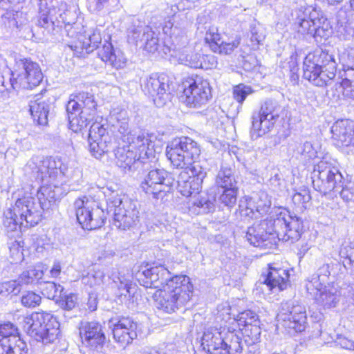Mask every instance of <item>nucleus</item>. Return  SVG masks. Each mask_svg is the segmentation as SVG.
Returning a JSON list of instances; mask_svg holds the SVG:
<instances>
[{
	"instance_id": "1",
	"label": "nucleus",
	"mask_w": 354,
	"mask_h": 354,
	"mask_svg": "<svg viewBox=\"0 0 354 354\" xmlns=\"http://www.w3.org/2000/svg\"><path fill=\"white\" fill-rule=\"evenodd\" d=\"M59 188L41 185L37 198L24 196L18 198L14 206L4 212L3 225L9 231H15L21 225H36L41 220L43 212L49 209L59 199Z\"/></svg>"
},
{
	"instance_id": "2",
	"label": "nucleus",
	"mask_w": 354,
	"mask_h": 354,
	"mask_svg": "<svg viewBox=\"0 0 354 354\" xmlns=\"http://www.w3.org/2000/svg\"><path fill=\"white\" fill-rule=\"evenodd\" d=\"M302 227L300 218L281 214L274 219H266L248 227L245 239L255 247L271 248L277 240L291 243L299 240Z\"/></svg>"
},
{
	"instance_id": "3",
	"label": "nucleus",
	"mask_w": 354,
	"mask_h": 354,
	"mask_svg": "<svg viewBox=\"0 0 354 354\" xmlns=\"http://www.w3.org/2000/svg\"><path fill=\"white\" fill-rule=\"evenodd\" d=\"M193 286L185 275L176 276L162 289L154 294L155 306L167 313H172L186 305L192 295Z\"/></svg>"
},
{
	"instance_id": "4",
	"label": "nucleus",
	"mask_w": 354,
	"mask_h": 354,
	"mask_svg": "<svg viewBox=\"0 0 354 354\" xmlns=\"http://www.w3.org/2000/svg\"><path fill=\"white\" fill-rule=\"evenodd\" d=\"M127 146L119 147L114 151L116 165L125 171L136 169L140 163L154 157V145L148 133L131 135Z\"/></svg>"
},
{
	"instance_id": "5",
	"label": "nucleus",
	"mask_w": 354,
	"mask_h": 354,
	"mask_svg": "<svg viewBox=\"0 0 354 354\" xmlns=\"http://www.w3.org/2000/svg\"><path fill=\"white\" fill-rule=\"evenodd\" d=\"M337 66L333 55L318 49L306 56L303 76L317 86H328L335 77Z\"/></svg>"
},
{
	"instance_id": "6",
	"label": "nucleus",
	"mask_w": 354,
	"mask_h": 354,
	"mask_svg": "<svg viewBox=\"0 0 354 354\" xmlns=\"http://www.w3.org/2000/svg\"><path fill=\"white\" fill-rule=\"evenodd\" d=\"M106 199L107 213H113V224L122 230H129L139 222V211L136 204L127 198L121 197L112 187L103 188Z\"/></svg>"
},
{
	"instance_id": "7",
	"label": "nucleus",
	"mask_w": 354,
	"mask_h": 354,
	"mask_svg": "<svg viewBox=\"0 0 354 354\" xmlns=\"http://www.w3.org/2000/svg\"><path fill=\"white\" fill-rule=\"evenodd\" d=\"M295 26L298 32L310 35L317 42L326 40L333 32L332 26L324 13L312 7L296 10Z\"/></svg>"
},
{
	"instance_id": "8",
	"label": "nucleus",
	"mask_w": 354,
	"mask_h": 354,
	"mask_svg": "<svg viewBox=\"0 0 354 354\" xmlns=\"http://www.w3.org/2000/svg\"><path fill=\"white\" fill-rule=\"evenodd\" d=\"M97 106L93 94L88 92L72 94L66 104L71 129L77 132L86 128L95 116Z\"/></svg>"
},
{
	"instance_id": "9",
	"label": "nucleus",
	"mask_w": 354,
	"mask_h": 354,
	"mask_svg": "<svg viewBox=\"0 0 354 354\" xmlns=\"http://www.w3.org/2000/svg\"><path fill=\"white\" fill-rule=\"evenodd\" d=\"M24 328L30 337L44 345H52L54 348L59 342V324L50 314L32 313L26 317Z\"/></svg>"
},
{
	"instance_id": "10",
	"label": "nucleus",
	"mask_w": 354,
	"mask_h": 354,
	"mask_svg": "<svg viewBox=\"0 0 354 354\" xmlns=\"http://www.w3.org/2000/svg\"><path fill=\"white\" fill-rule=\"evenodd\" d=\"M28 169L31 171L35 179L40 181L42 185L51 186L53 189L59 188L60 196L61 189L53 182L57 178L66 174L67 166L59 158L34 156L26 165Z\"/></svg>"
},
{
	"instance_id": "11",
	"label": "nucleus",
	"mask_w": 354,
	"mask_h": 354,
	"mask_svg": "<svg viewBox=\"0 0 354 354\" xmlns=\"http://www.w3.org/2000/svg\"><path fill=\"white\" fill-rule=\"evenodd\" d=\"M166 154L174 167L187 169L199 158L201 148L189 137L176 138L167 145Z\"/></svg>"
},
{
	"instance_id": "12",
	"label": "nucleus",
	"mask_w": 354,
	"mask_h": 354,
	"mask_svg": "<svg viewBox=\"0 0 354 354\" xmlns=\"http://www.w3.org/2000/svg\"><path fill=\"white\" fill-rule=\"evenodd\" d=\"M311 178L314 189L323 195L339 192L342 186V174L326 160H321L314 166Z\"/></svg>"
},
{
	"instance_id": "13",
	"label": "nucleus",
	"mask_w": 354,
	"mask_h": 354,
	"mask_svg": "<svg viewBox=\"0 0 354 354\" xmlns=\"http://www.w3.org/2000/svg\"><path fill=\"white\" fill-rule=\"evenodd\" d=\"M77 221L82 227L92 230L102 227L106 219L105 212L100 204L84 197L77 198L74 203Z\"/></svg>"
},
{
	"instance_id": "14",
	"label": "nucleus",
	"mask_w": 354,
	"mask_h": 354,
	"mask_svg": "<svg viewBox=\"0 0 354 354\" xmlns=\"http://www.w3.org/2000/svg\"><path fill=\"white\" fill-rule=\"evenodd\" d=\"M280 106L272 100L265 101L257 112L252 116L251 137L253 140L270 131L279 116Z\"/></svg>"
},
{
	"instance_id": "15",
	"label": "nucleus",
	"mask_w": 354,
	"mask_h": 354,
	"mask_svg": "<svg viewBox=\"0 0 354 354\" xmlns=\"http://www.w3.org/2000/svg\"><path fill=\"white\" fill-rule=\"evenodd\" d=\"M174 178L164 169L150 170L140 184L141 189L153 198L162 200L167 194L171 192Z\"/></svg>"
},
{
	"instance_id": "16",
	"label": "nucleus",
	"mask_w": 354,
	"mask_h": 354,
	"mask_svg": "<svg viewBox=\"0 0 354 354\" xmlns=\"http://www.w3.org/2000/svg\"><path fill=\"white\" fill-rule=\"evenodd\" d=\"M183 85L182 100L189 107H201L206 104L212 97L209 83L201 77L189 78Z\"/></svg>"
},
{
	"instance_id": "17",
	"label": "nucleus",
	"mask_w": 354,
	"mask_h": 354,
	"mask_svg": "<svg viewBox=\"0 0 354 354\" xmlns=\"http://www.w3.org/2000/svg\"><path fill=\"white\" fill-rule=\"evenodd\" d=\"M277 319L279 324L288 333H301L305 330L307 324L306 308L290 301L283 303Z\"/></svg>"
},
{
	"instance_id": "18",
	"label": "nucleus",
	"mask_w": 354,
	"mask_h": 354,
	"mask_svg": "<svg viewBox=\"0 0 354 354\" xmlns=\"http://www.w3.org/2000/svg\"><path fill=\"white\" fill-rule=\"evenodd\" d=\"M16 68L12 72L16 84L26 89H32L41 82L44 75L39 65L28 59L16 62Z\"/></svg>"
},
{
	"instance_id": "19",
	"label": "nucleus",
	"mask_w": 354,
	"mask_h": 354,
	"mask_svg": "<svg viewBox=\"0 0 354 354\" xmlns=\"http://www.w3.org/2000/svg\"><path fill=\"white\" fill-rule=\"evenodd\" d=\"M171 84L166 74H152L144 81L143 91L152 97L157 106H162L170 99Z\"/></svg>"
},
{
	"instance_id": "20",
	"label": "nucleus",
	"mask_w": 354,
	"mask_h": 354,
	"mask_svg": "<svg viewBox=\"0 0 354 354\" xmlns=\"http://www.w3.org/2000/svg\"><path fill=\"white\" fill-rule=\"evenodd\" d=\"M177 275H174L162 265L151 266L147 264L140 266L136 273V277L140 284L145 288H162Z\"/></svg>"
},
{
	"instance_id": "21",
	"label": "nucleus",
	"mask_w": 354,
	"mask_h": 354,
	"mask_svg": "<svg viewBox=\"0 0 354 354\" xmlns=\"http://www.w3.org/2000/svg\"><path fill=\"white\" fill-rule=\"evenodd\" d=\"M106 126L108 125L106 124ZM89 150L93 156L102 159L113 148V138L104 124L93 122L88 133Z\"/></svg>"
},
{
	"instance_id": "22",
	"label": "nucleus",
	"mask_w": 354,
	"mask_h": 354,
	"mask_svg": "<svg viewBox=\"0 0 354 354\" xmlns=\"http://www.w3.org/2000/svg\"><path fill=\"white\" fill-rule=\"evenodd\" d=\"M315 276L313 282L306 283V288L310 295L315 301L324 308H333L336 306L339 301L340 290L335 285L328 284L323 287L322 283L318 281Z\"/></svg>"
},
{
	"instance_id": "23",
	"label": "nucleus",
	"mask_w": 354,
	"mask_h": 354,
	"mask_svg": "<svg viewBox=\"0 0 354 354\" xmlns=\"http://www.w3.org/2000/svg\"><path fill=\"white\" fill-rule=\"evenodd\" d=\"M114 339L122 346L129 344L137 335L138 324L130 317H118L109 321Z\"/></svg>"
},
{
	"instance_id": "24",
	"label": "nucleus",
	"mask_w": 354,
	"mask_h": 354,
	"mask_svg": "<svg viewBox=\"0 0 354 354\" xmlns=\"http://www.w3.org/2000/svg\"><path fill=\"white\" fill-rule=\"evenodd\" d=\"M129 37L149 53H154L160 48L157 34L148 26H133L129 30Z\"/></svg>"
},
{
	"instance_id": "25",
	"label": "nucleus",
	"mask_w": 354,
	"mask_h": 354,
	"mask_svg": "<svg viewBox=\"0 0 354 354\" xmlns=\"http://www.w3.org/2000/svg\"><path fill=\"white\" fill-rule=\"evenodd\" d=\"M332 138L338 147L354 145V122L339 120L331 127Z\"/></svg>"
},
{
	"instance_id": "26",
	"label": "nucleus",
	"mask_w": 354,
	"mask_h": 354,
	"mask_svg": "<svg viewBox=\"0 0 354 354\" xmlns=\"http://www.w3.org/2000/svg\"><path fill=\"white\" fill-rule=\"evenodd\" d=\"M82 342L96 348L104 343L106 337L102 325L97 322H82L79 327Z\"/></svg>"
},
{
	"instance_id": "27",
	"label": "nucleus",
	"mask_w": 354,
	"mask_h": 354,
	"mask_svg": "<svg viewBox=\"0 0 354 354\" xmlns=\"http://www.w3.org/2000/svg\"><path fill=\"white\" fill-rule=\"evenodd\" d=\"M181 64L194 68L209 69L216 66V62L213 55H205L192 52L187 48L179 56Z\"/></svg>"
},
{
	"instance_id": "28",
	"label": "nucleus",
	"mask_w": 354,
	"mask_h": 354,
	"mask_svg": "<svg viewBox=\"0 0 354 354\" xmlns=\"http://www.w3.org/2000/svg\"><path fill=\"white\" fill-rule=\"evenodd\" d=\"M288 271L283 268H275L269 265L266 274L261 276L263 283L269 290L281 291L286 288L288 281Z\"/></svg>"
},
{
	"instance_id": "29",
	"label": "nucleus",
	"mask_w": 354,
	"mask_h": 354,
	"mask_svg": "<svg viewBox=\"0 0 354 354\" xmlns=\"http://www.w3.org/2000/svg\"><path fill=\"white\" fill-rule=\"evenodd\" d=\"M226 330L222 331L216 328H210L204 332L201 339V346L209 354L222 353L223 351L224 337Z\"/></svg>"
},
{
	"instance_id": "30",
	"label": "nucleus",
	"mask_w": 354,
	"mask_h": 354,
	"mask_svg": "<svg viewBox=\"0 0 354 354\" xmlns=\"http://www.w3.org/2000/svg\"><path fill=\"white\" fill-rule=\"evenodd\" d=\"M53 109V104L48 99L37 98L29 103L30 115L37 124L46 126L48 124V116Z\"/></svg>"
},
{
	"instance_id": "31",
	"label": "nucleus",
	"mask_w": 354,
	"mask_h": 354,
	"mask_svg": "<svg viewBox=\"0 0 354 354\" xmlns=\"http://www.w3.org/2000/svg\"><path fill=\"white\" fill-rule=\"evenodd\" d=\"M18 346L17 351L26 347V342L19 336L17 328L14 324L8 322L0 325V347L3 348Z\"/></svg>"
},
{
	"instance_id": "32",
	"label": "nucleus",
	"mask_w": 354,
	"mask_h": 354,
	"mask_svg": "<svg viewBox=\"0 0 354 354\" xmlns=\"http://www.w3.org/2000/svg\"><path fill=\"white\" fill-rule=\"evenodd\" d=\"M97 55L104 62L117 69L123 68L126 63L123 54L119 51L116 53L111 43L107 41L98 48Z\"/></svg>"
},
{
	"instance_id": "33",
	"label": "nucleus",
	"mask_w": 354,
	"mask_h": 354,
	"mask_svg": "<svg viewBox=\"0 0 354 354\" xmlns=\"http://www.w3.org/2000/svg\"><path fill=\"white\" fill-rule=\"evenodd\" d=\"M177 184L179 192L186 197L199 194L202 188V184L185 171L179 174Z\"/></svg>"
},
{
	"instance_id": "34",
	"label": "nucleus",
	"mask_w": 354,
	"mask_h": 354,
	"mask_svg": "<svg viewBox=\"0 0 354 354\" xmlns=\"http://www.w3.org/2000/svg\"><path fill=\"white\" fill-rule=\"evenodd\" d=\"M234 171L227 167H221L215 178V185L218 189L238 187V181Z\"/></svg>"
},
{
	"instance_id": "35",
	"label": "nucleus",
	"mask_w": 354,
	"mask_h": 354,
	"mask_svg": "<svg viewBox=\"0 0 354 354\" xmlns=\"http://www.w3.org/2000/svg\"><path fill=\"white\" fill-rule=\"evenodd\" d=\"M225 342L223 351L221 354H241L243 346L241 337L234 330H226L225 335L223 336ZM221 354V353H216Z\"/></svg>"
},
{
	"instance_id": "36",
	"label": "nucleus",
	"mask_w": 354,
	"mask_h": 354,
	"mask_svg": "<svg viewBox=\"0 0 354 354\" xmlns=\"http://www.w3.org/2000/svg\"><path fill=\"white\" fill-rule=\"evenodd\" d=\"M56 3L57 5L52 6L51 12L58 17L56 19L57 26H59L60 23L68 25L74 23L76 15L73 11L68 9L67 4L63 2Z\"/></svg>"
},
{
	"instance_id": "37",
	"label": "nucleus",
	"mask_w": 354,
	"mask_h": 354,
	"mask_svg": "<svg viewBox=\"0 0 354 354\" xmlns=\"http://www.w3.org/2000/svg\"><path fill=\"white\" fill-rule=\"evenodd\" d=\"M52 6L50 7H46L45 8H40L38 17V25L48 32H53L57 26V21L58 19L55 14H52Z\"/></svg>"
},
{
	"instance_id": "38",
	"label": "nucleus",
	"mask_w": 354,
	"mask_h": 354,
	"mask_svg": "<svg viewBox=\"0 0 354 354\" xmlns=\"http://www.w3.org/2000/svg\"><path fill=\"white\" fill-rule=\"evenodd\" d=\"M171 41H165L162 50L165 54L170 51L172 46L174 48L181 47L187 43V37L176 27L171 28Z\"/></svg>"
},
{
	"instance_id": "39",
	"label": "nucleus",
	"mask_w": 354,
	"mask_h": 354,
	"mask_svg": "<svg viewBox=\"0 0 354 354\" xmlns=\"http://www.w3.org/2000/svg\"><path fill=\"white\" fill-rule=\"evenodd\" d=\"M44 276V272L40 266L30 267L28 270L24 271L17 280L18 287L21 288L22 284H29L33 283L35 280L41 279Z\"/></svg>"
},
{
	"instance_id": "40",
	"label": "nucleus",
	"mask_w": 354,
	"mask_h": 354,
	"mask_svg": "<svg viewBox=\"0 0 354 354\" xmlns=\"http://www.w3.org/2000/svg\"><path fill=\"white\" fill-rule=\"evenodd\" d=\"M40 290L44 297L57 301L58 298H62V292L64 290L61 285L50 281L40 283Z\"/></svg>"
},
{
	"instance_id": "41",
	"label": "nucleus",
	"mask_w": 354,
	"mask_h": 354,
	"mask_svg": "<svg viewBox=\"0 0 354 354\" xmlns=\"http://www.w3.org/2000/svg\"><path fill=\"white\" fill-rule=\"evenodd\" d=\"M88 37L82 42L83 48L87 53L93 52L95 49L99 48V44L102 41L100 32L97 28L90 30L87 33Z\"/></svg>"
},
{
	"instance_id": "42",
	"label": "nucleus",
	"mask_w": 354,
	"mask_h": 354,
	"mask_svg": "<svg viewBox=\"0 0 354 354\" xmlns=\"http://www.w3.org/2000/svg\"><path fill=\"white\" fill-rule=\"evenodd\" d=\"M241 333L245 338V342L248 344H255L259 339L261 335V328L259 324H252L246 327H239Z\"/></svg>"
},
{
	"instance_id": "43",
	"label": "nucleus",
	"mask_w": 354,
	"mask_h": 354,
	"mask_svg": "<svg viewBox=\"0 0 354 354\" xmlns=\"http://www.w3.org/2000/svg\"><path fill=\"white\" fill-rule=\"evenodd\" d=\"M236 322L239 327H246L252 324H259L258 315L250 310H245L239 314Z\"/></svg>"
},
{
	"instance_id": "44",
	"label": "nucleus",
	"mask_w": 354,
	"mask_h": 354,
	"mask_svg": "<svg viewBox=\"0 0 354 354\" xmlns=\"http://www.w3.org/2000/svg\"><path fill=\"white\" fill-rule=\"evenodd\" d=\"M293 203L301 210L306 208L305 205L308 203L311 196L310 191L305 187H300L292 196Z\"/></svg>"
},
{
	"instance_id": "45",
	"label": "nucleus",
	"mask_w": 354,
	"mask_h": 354,
	"mask_svg": "<svg viewBox=\"0 0 354 354\" xmlns=\"http://www.w3.org/2000/svg\"><path fill=\"white\" fill-rule=\"evenodd\" d=\"M239 188H230L222 189L218 200L221 203L228 207H232L236 203Z\"/></svg>"
},
{
	"instance_id": "46",
	"label": "nucleus",
	"mask_w": 354,
	"mask_h": 354,
	"mask_svg": "<svg viewBox=\"0 0 354 354\" xmlns=\"http://www.w3.org/2000/svg\"><path fill=\"white\" fill-rule=\"evenodd\" d=\"M20 292L18 282L8 281L0 283V302L4 301L10 294L17 295Z\"/></svg>"
},
{
	"instance_id": "47",
	"label": "nucleus",
	"mask_w": 354,
	"mask_h": 354,
	"mask_svg": "<svg viewBox=\"0 0 354 354\" xmlns=\"http://www.w3.org/2000/svg\"><path fill=\"white\" fill-rule=\"evenodd\" d=\"M241 42V38L239 36H236L232 41H221L219 46H215L217 53L225 55L231 54L235 48H236Z\"/></svg>"
},
{
	"instance_id": "48",
	"label": "nucleus",
	"mask_w": 354,
	"mask_h": 354,
	"mask_svg": "<svg viewBox=\"0 0 354 354\" xmlns=\"http://www.w3.org/2000/svg\"><path fill=\"white\" fill-rule=\"evenodd\" d=\"M104 273L100 270H93L82 278L84 284L93 287L100 285L104 280Z\"/></svg>"
},
{
	"instance_id": "49",
	"label": "nucleus",
	"mask_w": 354,
	"mask_h": 354,
	"mask_svg": "<svg viewBox=\"0 0 354 354\" xmlns=\"http://www.w3.org/2000/svg\"><path fill=\"white\" fill-rule=\"evenodd\" d=\"M253 90L250 86L240 84L233 88V96L237 102L242 104L248 95L252 94Z\"/></svg>"
},
{
	"instance_id": "50",
	"label": "nucleus",
	"mask_w": 354,
	"mask_h": 354,
	"mask_svg": "<svg viewBox=\"0 0 354 354\" xmlns=\"http://www.w3.org/2000/svg\"><path fill=\"white\" fill-rule=\"evenodd\" d=\"M342 198L348 203L354 202V183L347 182L345 183L344 180H342V186H340L339 192Z\"/></svg>"
},
{
	"instance_id": "51",
	"label": "nucleus",
	"mask_w": 354,
	"mask_h": 354,
	"mask_svg": "<svg viewBox=\"0 0 354 354\" xmlns=\"http://www.w3.org/2000/svg\"><path fill=\"white\" fill-rule=\"evenodd\" d=\"M297 153L302 159L307 160L316 156L317 151L310 142H305L297 147Z\"/></svg>"
},
{
	"instance_id": "52",
	"label": "nucleus",
	"mask_w": 354,
	"mask_h": 354,
	"mask_svg": "<svg viewBox=\"0 0 354 354\" xmlns=\"http://www.w3.org/2000/svg\"><path fill=\"white\" fill-rule=\"evenodd\" d=\"M188 169H189L192 172V176H191L202 184L207 172L206 168L202 165L201 162L195 160L193 163L190 164Z\"/></svg>"
},
{
	"instance_id": "53",
	"label": "nucleus",
	"mask_w": 354,
	"mask_h": 354,
	"mask_svg": "<svg viewBox=\"0 0 354 354\" xmlns=\"http://www.w3.org/2000/svg\"><path fill=\"white\" fill-rule=\"evenodd\" d=\"M41 297L32 291H28L21 297V304L28 308H35L41 303Z\"/></svg>"
},
{
	"instance_id": "54",
	"label": "nucleus",
	"mask_w": 354,
	"mask_h": 354,
	"mask_svg": "<svg viewBox=\"0 0 354 354\" xmlns=\"http://www.w3.org/2000/svg\"><path fill=\"white\" fill-rule=\"evenodd\" d=\"M117 121L116 127L118 129V131L122 134H128L129 127V117L127 111L122 110L120 111L115 116Z\"/></svg>"
},
{
	"instance_id": "55",
	"label": "nucleus",
	"mask_w": 354,
	"mask_h": 354,
	"mask_svg": "<svg viewBox=\"0 0 354 354\" xmlns=\"http://www.w3.org/2000/svg\"><path fill=\"white\" fill-rule=\"evenodd\" d=\"M333 266V264H324L318 269L316 273L313 274L310 277V279L308 281L307 283L313 282V279L315 278V276H317L318 279L317 281L323 284V283L325 281V278L328 277V276L331 274V270Z\"/></svg>"
},
{
	"instance_id": "56",
	"label": "nucleus",
	"mask_w": 354,
	"mask_h": 354,
	"mask_svg": "<svg viewBox=\"0 0 354 354\" xmlns=\"http://www.w3.org/2000/svg\"><path fill=\"white\" fill-rule=\"evenodd\" d=\"M111 277L113 281L118 285V289L124 290L129 295L131 293L133 288L129 279H126L124 276H120V273H118L117 275L113 273Z\"/></svg>"
},
{
	"instance_id": "57",
	"label": "nucleus",
	"mask_w": 354,
	"mask_h": 354,
	"mask_svg": "<svg viewBox=\"0 0 354 354\" xmlns=\"http://www.w3.org/2000/svg\"><path fill=\"white\" fill-rule=\"evenodd\" d=\"M77 296L73 294L65 295L62 292V298H58L59 306L67 310H72L76 305Z\"/></svg>"
},
{
	"instance_id": "58",
	"label": "nucleus",
	"mask_w": 354,
	"mask_h": 354,
	"mask_svg": "<svg viewBox=\"0 0 354 354\" xmlns=\"http://www.w3.org/2000/svg\"><path fill=\"white\" fill-rule=\"evenodd\" d=\"M265 39V35L260 26H254L251 28L250 41L252 47L254 48L258 46Z\"/></svg>"
},
{
	"instance_id": "59",
	"label": "nucleus",
	"mask_w": 354,
	"mask_h": 354,
	"mask_svg": "<svg viewBox=\"0 0 354 354\" xmlns=\"http://www.w3.org/2000/svg\"><path fill=\"white\" fill-rule=\"evenodd\" d=\"M342 80L340 83L336 85H348L354 84V68H347L344 70V74L342 75Z\"/></svg>"
},
{
	"instance_id": "60",
	"label": "nucleus",
	"mask_w": 354,
	"mask_h": 354,
	"mask_svg": "<svg viewBox=\"0 0 354 354\" xmlns=\"http://www.w3.org/2000/svg\"><path fill=\"white\" fill-rule=\"evenodd\" d=\"M337 89L340 90L346 98L354 100V84L345 86L339 85Z\"/></svg>"
},
{
	"instance_id": "61",
	"label": "nucleus",
	"mask_w": 354,
	"mask_h": 354,
	"mask_svg": "<svg viewBox=\"0 0 354 354\" xmlns=\"http://www.w3.org/2000/svg\"><path fill=\"white\" fill-rule=\"evenodd\" d=\"M239 208H243L245 209H254L256 210L257 207L254 205V201L252 198L244 197L239 201Z\"/></svg>"
},
{
	"instance_id": "62",
	"label": "nucleus",
	"mask_w": 354,
	"mask_h": 354,
	"mask_svg": "<svg viewBox=\"0 0 354 354\" xmlns=\"http://www.w3.org/2000/svg\"><path fill=\"white\" fill-rule=\"evenodd\" d=\"M17 348H18V346L8 348L9 350L0 347V354H27L28 348L26 344L25 348H21L19 351H17Z\"/></svg>"
},
{
	"instance_id": "63",
	"label": "nucleus",
	"mask_w": 354,
	"mask_h": 354,
	"mask_svg": "<svg viewBox=\"0 0 354 354\" xmlns=\"http://www.w3.org/2000/svg\"><path fill=\"white\" fill-rule=\"evenodd\" d=\"M338 344L344 348L354 351V342L346 337H339Z\"/></svg>"
},
{
	"instance_id": "64",
	"label": "nucleus",
	"mask_w": 354,
	"mask_h": 354,
	"mask_svg": "<svg viewBox=\"0 0 354 354\" xmlns=\"http://www.w3.org/2000/svg\"><path fill=\"white\" fill-rule=\"evenodd\" d=\"M194 204L198 207H205L208 209V211H209L214 207V204L211 201L204 198H201L198 201H195Z\"/></svg>"
}]
</instances>
